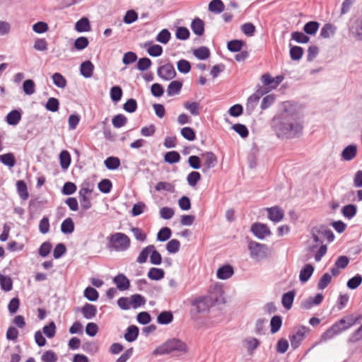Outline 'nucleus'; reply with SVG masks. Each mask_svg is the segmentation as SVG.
I'll use <instances>...</instances> for the list:
<instances>
[{
    "mask_svg": "<svg viewBox=\"0 0 362 362\" xmlns=\"http://www.w3.org/2000/svg\"><path fill=\"white\" fill-rule=\"evenodd\" d=\"M271 126L278 138L293 139L302 134L303 126L293 115L284 111L273 117Z\"/></svg>",
    "mask_w": 362,
    "mask_h": 362,
    "instance_id": "1",
    "label": "nucleus"
},
{
    "mask_svg": "<svg viewBox=\"0 0 362 362\" xmlns=\"http://www.w3.org/2000/svg\"><path fill=\"white\" fill-rule=\"evenodd\" d=\"M107 248L110 250L123 252L127 250L131 246V240L128 235L123 233H115L107 238Z\"/></svg>",
    "mask_w": 362,
    "mask_h": 362,
    "instance_id": "2",
    "label": "nucleus"
},
{
    "mask_svg": "<svg viewBox=\"0 0 362 362\" xmlns=\"http://www.w3.org/2000/svg\"><path fill=\"white\" fill-rule=\"evenodd\" d=\"M188 350L187 345L180 339L172 338L157 347L153 351V354L163 355L177 351L186 353Z\"/></svg>",
    "mask_w": 362,
    "mask_h": 362,
    "instance_id": "3",
    "label": "nucleus"
},
{
    "mask_svg": "<svg viewBox=\"0 0 362 362\" xmlns=\"http://www.w3.org/2000/svg\"><path fill=\"white\" fill-rule=\"evenodd\" d=\"M211 298L209 296H199L190 300L192 308L190 315L192 317L198 314L209 310V302Z\"/></svg>",
    "mask_w": 362,
    "mask_h": 362,
    "instance_id": "4",
    "label": "nucleus"
},
{
    "mask_svg": "<svg viewBox=\"0 0 362 362\" xmlns=\"http://www.w3.org/2000/svg\"><path fill=\"white\" fill-rule=\"evenodd\" d=\"M248 250L250 252V257L257 261H260L267 257L268 247L265 244L251 240L248 244Z\"/></svg>",
    "mask_w": 362,
    "mask_h": 362,
    "instance_id": "5",
    "label": "nucleus"
},
{
    "mask_svg": "<svg viewBox=\"0 0 362 362\" xmlns=\"http://www.w3.org/2000/svg\"><path fill=\"white\" fill-rule=\"evenodd\" d=\"M310 329L306 326L300 325L298 330L293 334L289 335L291 346L293 350L298 349L302 341L306 337V334L310 333Z\"/></svg>",
    "mask_w": 362,
    "mask_h": 362,
    "instance_id": "6",
    "label": "nucleus"
},
{
    "mask_svg": "<svg viewBox=\"0 0 362 362\" xmlns=\"http://www.w3.org/2000/svg\"><path fill=\"white\" fill-rule=\"evenodd\" d=\"M158 76L165 81H170L176 76V71L171 63L160 66L157 69Z\"/></svg>",
    "mask_w": 362,
    "mask_h": 362,
    "instance_id": "7",
    "label": "nucleus"
},
{
    "mask_svg": "<svg viewBox=\"0 0 362 362\" xmlns=\"http://www.w3.org/2000/svg\"><path fill=\"white\" fill-rule=\"evenodd\" d=\"M251 232L260 240H263L266 236L272 235V232L268 226L262 223H255L251 226Z\"/></svg>",
    "mask_w": 362,
    "mask_h": 362,
    "instance_id": "8",
    "label": "nucleus"
},
{
    "mask_svg": "<svg viewBox=\"0 0 362 362\" xmlns=\"http://www.w3.org/2000/svg\"><path fill=\"white\" fill-rule=\"evenodd\" d=\"M284 78V76L281 75L273 78L269 74H264L261 76L262 82L270 90L276 88L283 81Z\"/></svg>",
    "mask_w": 362,
    "mask_h": 362,
    "instance_id": "9",
    "label": "nucleus"
},
{
    "mask_svg": "<svg viewBox=\"0 0 362 362\" xmlns=\"http://www.w3.org/2000/svg\"><path fill=\"white\" fill-rule=\"evenodd\" d=\"M205 157V160L203 165L202 172L206 173L209 169L214 168L217 163V156L212 151H206L202 154Z\"/></svg>",
    "mask_w": 362,
    "mask_h": 362,
    "instance_id": "10",
    "label": "nucleus"
},
{
    "mask_svg": "<svg viewBox=\"0 0 362 362\" xmlns=\"http://www.w3.org/2000/svg\"><path fill=\"white\" fill-rule=\"evenodd\" d=\"M22 115L21 109H14L6 115L5 120L8 125L16 126L21 120Z\"/></svg>",
    "mask_w": 362,
    "mask_h": 362,
    "instance_id": "11",
    "label": "nucleus"
},
{
    "mask_svg": "<svg viewBox=\"0 0 362 362\" xmlns=\"http://www.w3.org/2000/svg\"><path fill=\"white\" fill-rule=\"evenodd\" d=\"M112 281L116 284L117 288L121 291L128 290L131 286L129 279L124 274L115 276Z\"/></svg>",
    "mask_w": 362,
    "mask_h": 362,
    "instance_id": "12",
    "label": "nucleus"
},
{
    "mask_svg": "<svg viewBox=\"0 0 362 362\" xmlns=\"http://www.w3.org/2000/svg\"><path fill=\"white\" fill-rule=\"evenodd\" d=\"M315 270V267L312 264H305L299 274V280L301 283L307 282L312 276Z\"/></svg>",
    "mask_w": 362,
    "mask_h": 362,
    "instance_id": "13",
    "label": "nucleus"
},
{
    "mask_svg": "<svg viewBox=\"0 0 362 362\" xmlns=\"http://www.w3.org/2000/svg\"><path fill=\"white\" fill-rule=\"evenodd\" d=\"M268 218L272 221L277 223L281 221L284 217V213L279 206H273L267 209Z\"/></svg>",
    "mask_w": 362,
    "mask_h": 362,
    "instance_id": "14",
    "label": "nucleus"
},
{
    "mask_svg": "<svg viewBox=\"0 0 362 362\" xmlns=\"http://www.w3.org/2000/svg\"><path fill=\"white\" fill-rule=\"evenodd\" d=\"M349 30L357 40L362 41V15L354 21Z\"/></svg>",
    "mask_w": 362,
    "mask_h": 362,
    "instance_id": "15",
    "label": "nucleus"
},
{
    "mask_svg": "<svg viewBox=\"0 0 362 362\" xmlns=\"http://www.w3.org/2000/svg\"><path fill=\"white\" fill-rule=\"evenodd\" d=\"M234 274L233 267L230 264H225L220 267L216 272V276L219 279H228Z\"/></svg>",
    "mask_w": 362,
    "mask_h": 362,
    "instance_id": "16",
    "label": "nucleus"
},
{
    "mask_svg": "<svg viewBox=\"0 0 362 362\" xmlns=\"http://www.w3.org/2000/svg\"><path fill=\"white\" fill-rule=\"evenodd\" d=\"M95 66L90 60L82 62L80 65V74L86 78H90L93 74Z\"/></svg>",
    "mask_w": 362,
    "mask_h": 362,
    "instance_id": "17",
    "label": "nucleus"
},
{
    "mask_svg": "<svg viewBox=\"0 0 362 362\" xmlns=\"http://www.w3.org/2000/svg\"><path fill=\"white\" fill-rule=\"evenodd\" d=\"M139 334V329L136 325H129L124 334V338L128 342H133L136 340Z\"/></svg>",
    "mask_w": 362,
    "mask_h": 362,
    "instance_id": "18",
    "label": "nucleus"
},
{
    "mask_svg": "<svg viewBox=\"0 0 362 362\" xmlns=\"http://www.w3.org/2000/svg\"><path fill=\"white\" fill-rule=\"evenodd\" d=\"M191 29L194 34L197 36H202L204 33V22L201 18L197 17L191 23Z\"/></svg>",
    "mask_w": 362,
    "mask_h": 362,
    "instance_id": "19",
    "label": "nucleus"
},
{
    "mask_svg": "<svg viewBox=\"0 0 362 362\" xmlns=\"http://www.w3.org/2000/svg\"><path fill=\"white\" fill-rule=\"evenodd\" d=\"M324 299V296L322 293H317L314 298L309 297L303 303L302 308L304 309H310L313 305H320Z\"/></svg>",
    "mask_w": 362,
    "mask_h": 362,
    "instance_id": "20",
    "label": "nucleus"
},
{
    "mask_svg": "<svg viewBox=\"0 0 362 362\" xmlns=\"http://www.w3.org/2000/svg\"><path fill=\"white\" fill-rule=\"evenodd\" d=\"M81 312L86 319H92L97 314V307L95 305L86 303L81 308Z\"/></svg>",
    "mask_w": 362,
    "mask_h": 362,
    "instance_id": "21",
    "label": "nucleus"
},
{
    "mask_svg": "<svg viewBox=\"0 0 362 362\" xmlns=\"http://www.w3.org/2000/svg\"><path fill=\"white\" fill-rule=\"evenodd\" d=\"M245 46L246 42L243 40L235 39L227 42V49L231 52H239Z\"/></svg>",
    "mask_w": 362,
    "mask_h": 362,
    "instance_id": "22",
    "label": "nucleus"
},
{
    "mask_svg": "<svg viewBox=\"0 0 362 362\" xmlns=\"http://www.w3.org/2000/svg\"><path fill=\"white\" fill-rule=\"evenodd\" d=\"M295 296L296 292L294 290L289 291L283 294L281 303L285 309L290 310L291 308Z\"/></svg>",
    "mask_w": 362,
    "mask_h": 362,
    "instance_id": "23",
    "label": "nucleus"
},
{
    "mask_svg": "<svg viewBox=\"0 0 362 362\" xmlns=\"http://www.w3.org/2000/svg\"><path fill=\"white\" fill-rule=\"evenodd\" d=\"M356 153L357 146L354 144H350L343 149L341 152V157L345 160H351L355 158Z\"/></svg>",
    "mask_w": 362,
    "mask_h": 362,
    "instance_id": "24",
    "label": "nucleus"
},
{
    "mask_svg": "<svg viewBox=\"0 0 362 362\" xmlns=\"http://www.w3.org/2000/svg\"><path fill=\"white\" fill-rule=\"evenodd\" d=\"M183 83L181 81H171L167 88V94L168 96H173L175 95H177L180 93L182 88Z\"/></svg>",
    "mask_w": 362,
    "mask_h": 362,
    "instance_id": "25",
    "label": "nucleus"
},
{
    "mask_svg": "<svg viewBox=\"0 0 362 362\" xmlns=\"http://www.w3.org/2000/svg\"><path fill=\"white\" fill-rule=\"evenodd\" d=\"M75 30L78 33L88 32L91 30L90 21L88 18L83 17L75 24Z\"/></svg>",
    "mask_w": 362,
    "mask_h": 362,
    "instance_id": "26",
    "label": "nucleus"
},
{
    "mask_svg": "<svg viewBox=\"0 0 362 362\" xmlns=\"http://www.w3.org/2000/svg\"><path fill=\"white\" fill-rule=\"evenodd\" d=\"M17 192L20 198L23 200H26L29 197L28 186L24 180H18L16 182Z\"/></svg>",
    "mask_w": 362,
    "mask_h": 362,
    "instance_id": "27",
    "label": "nucleus"
},
{
    "mask_svg": "<svg viewBox=\"0 0 362 362\" xmlns=\"http://www.w3.org/2000/svg\"><path fill=\"white\" fill-rule=\"evenodd\" d=\"M320 23L311 21L306 23L303 26V32L308 35H315L320 28Z\"/></svg>",
    "mask_w": 362,
    "mask_h": 362,
    "instance_id": "28",
    "label": "nucleus"
},
{
    "mask_svg": "<svg viewBox=\"0 0 362 362\" xmlns=\"http://www.w3.org/2000/svg\"><path fill=\"white\" fill-rule=\"evenodd\" d=\"M173 318L171 311H162L157 317V322L160 325H166L171 323Z\"/></svg>",
    "mask_w": 362,
    "mask_h": 362,
    "instance_id": "29",
    "label": "nucleus"
},
{
    "mask_svg": "<svg viewBox=\"0 0 362 362\" xmlns=\"http://www.w3.org/2000/svg\"><path fill=\"white\" fill-rule=\"evenodd\" d=\"M289 54L291 59L293 61H299L303 55V48L300 46L292 45L291 44L289 45Z\"/></svg>",
    "mask_w": 362,
    "mask_h": 362,
    "instance_id": "30",
    "label": "nucleus"
},
{
    "mask_svg": "<svg viewBox=\"0 0 362 362\" xmlns=\"http://www.w3.org/2000/svg\"><path fill=\"white\" fill-rule=\"evenodd\" d=\"M104 165L107 169L115 170L118 169L121 165L120 159L118 157L109 156L105 160Z\"/></svg>",
    "mask_w": 362,
    "mask_h": 362,
    "instance_id": "31",
    "label": "nucleus"
},
{
    "mask_svg": "<svg viewBox=\"0 0 362 362\" xmlns=\"http://www.w3.org/2000/svg\"><path fill=\"white\" fill-rule=\"evenodd\" d=\"M75 225L71 218L64 219L61 224V231L64 234H71L74 231Z\"/></svg>",
    "mask_w": 362,
    "mask_h": 362,
    "instance_id": "32",
    "label": "nucleus"
},
{
    "mask_svg": "<svg viewBox=\"0 0 362 362\" xmlns=\"http://www.w3.org/2000/svg\"><path fill=\"white\" fill-rule=\"evenodd\" d=\"M208 9L210 12L221 13L225 9V5L221 0H212L209 2Z\"/></svg>",
    "mask_w": 362,
    "mask_h": 362,
    "instance_id": "33",
    "label": "nucleus"
},
{
    "mask_svg": "<svg viewBox=\"0 0 362 362\" xmlns=\"http://www.w3.org/2000/svg\"><path fill=\"white\" fill-rule=\"evenodd\" d=\"M0 162L9 168H13L16 164V160L13 153L0 155Z\"/></svg>",
    "mask_w": 362,
    "mask_h": 362,
    "instance_id": "34",
    "label": "nucleus"
},
{
    "mask_svg": "<svg viewBox=\"0 0 362 362\" xmlns=\"http://www.w3.org/2000/svg\"><path fill=\"white\" fill-rule=\"evenodd\" d=\"M147 276L151 280L159 281L164 278L165 272L160 268L151 267L148 270Z\"/></svg>",
    "mask_w": 362,
    "mask_h": 362,
    "instance_id": "35",
    "label": "nucleus"
},
{
    "mask_svg": "<svg viewBox=\"0 0 362 362\" xmlns=\"http://www.w3.org/2000/svg\"><path fill=\"white\" fill-rule=\"evenodd\" d=\"M71 155L66 150H63L59 153V162L61 168L63 170H67L71 164Z\"/></svg>",
    "mask_w": 362,
    "mask_h": 362,
    "instance_id": "36",
    "label": "nucleus"
},
{
    "mask_svg": "<svg viewBox=\"0 0 362 362\" xmlns=\"http://www.w3.org/2000/svg\"><path fill=\"white\" fill-rule=\"evenodd\" d=\"M282 326V317L276 315H274L270 320V332L275 334L279 332Z\"/></svg>",
    "mask_w": 362,
    "mask_h": 362,
    "instance_id": "37",
    "label": "nucleus"
},
{
    "mask_svg": "<svg viewBox=\"0 0 362 362\" xmlns=\"http://www.w3.org/2000/svg\"><path fill=\"white\" fill-rule=\"evenodd\" d=\"M193 54L198 59L206 60L210 57L211 52L210 49L207 47L202 46L194 49Z\"/></svg>",
    "mask_w": 362,
    "mask_h": 362,
    "instance_id": "38",
    "label": "nucleus"
},
{
    "mask_svg": "<svg viewBox=\"0 0 362 362\" xmlns=\"http://www.w3.org/2000/svg\"><path fill=\"white\" fill-rule=\"evenodd\" d=\"M152 42L145 44V46L150 45L147 49L148 54L153 57H160L163 52V47L160 45H151Z\"/></svg>",
    "mask_w": 362,
    "mask_h": 362,
    "instance_id": "39",
    "label": "nucleus"
},
{
    "mask_svg": "<svg viewBox=\"0 0 362 362\" xmlns=\"http://www.w3.org/2000/svg\"><path fill=\"white\" fill-rule=\"evenodd\" d=\"M89 45V40L88 37L84 36H81L76 38L74 42L73 47L71 50H78L81 51L86 48Z\"/></svg>",
    "mask_w": 362,
    "mask_h": 362,
    "instance_id": "40",
    "label": "nucleus"
},
{
    "mask_svg": "<svg viewBox=\"0 0 362 362\" xmlns=\"http://www.w3.org/2000/svg\"><path fill=\"white\" fill-rule=\"evenodd\" d=\"M83 296L90 301H97L99 298L98 291L93 287L87 286L83 291Z\"/></svg>",
    "mask_w": 362,
    "mask_h": 362,
    "instance_id": "41",
    "label": "nucleus"
},
{
    "mask_svg": "<svg viewBox=\"0 0 362 362\" xmlns=\"http://www.w3.org/2000/svg\"><path fill=\"white\" fill-rule=\"evenodd\" d=\"M180 155L177 151H171L166 152L164 155V161L168 164H175L180 162Z\"/></svg>",
    "mask_w": 362,
    "mask_h": 362,
    "instance_id": "42",
    "label": "nucleus"
},
{
    "mask_svg": "<svg viewBox=\"0 0 362 362\" xmlns=\"http://www.w3.org/2000/svg\"><path fill=\"white\" fill-rule=\"evenodd\" d=\"M325 228V225H320V226H314L311 228L310 234L313 241L318 245H323V240L319 237L322 235L321 229Z\"/></svg>",
    "mask_w": 362,
    "mask_h": 362,
    "instance_id": "43",
    "label": "nucleus"
},
{
    "mask_svg": "<svg viewBox=\"0 0 362 362\" xmlns=\"http://www.w3.org/2000/svg\"><path fill=\"white\" fill-rule=\"evenodd\" d=\"M357 212V207L356 205L349 204L342 207L341 214L343 216L349 219L352 218Z\"/></svg>",
    "mask_w": 362,
    "mask_h": 362,
    "instance_id": "44",
    "label": "nucleus"
},
{
    "mask_svg": "<svg viewBox=\"0 0 362 362\" xmlns=\"http://www.w3.org/2000/svg\"><path fill=\"white\" fill-rule=\"evenodd\" d=\"M153 249H154L153 245H149L143 248L136 259V262L139 264L145 263L147 261L148 257Z\"/></svg>",
    "mask_w": 362,
    "mask_h": 362,
    "instance_id": "45",
    "label": "nucleus"
},
{
    "mask_svg": "<svg viewBox=\"0 0 362 362\" xmlns=\"http://www.w3.org/2000/svg\"><path fill=\"white\" fill-rule=\"evenodd\" d=\"M259 98L257 95L254 93L251 95L248 98L246 104V111L248 115L252 114V112L255 110Z\"/></svg>",
    "mask_w": 362,
    "mask_h": 362,
    "instance_id": "46",
    "label": "nucleus"
},
{
    "mask_svg": "<svg viewBox=\"0 0 362 362\" xmlns=\"http://www.w3.org/2000/svg\"><path fill=\"white\" fill-rule=\"evenodd\" d=\"M98 188L102 193L108 194L112 188V182L109 179H103L98 184Z\"/></svg>",
    "mask_w": 362,
    "mask_h": 362,
    "instance_id": "47",
    "label": "nucleus"
},
{
    "mask_svg": "<svg viewBox=\"0 0 362 362\" xmlns=\"http://www.w3.org/2000/svg\"><path fill=\"white\" fill-rule=\"evenodd\" d=\"M0 286L3 291H10L13 288V281L11 277L0 274Z\"/></svg>",
    "mask_w": 362,
    "mask_h": 362,
    "instance_id": "48",
    "label": "nucleus"
},
{
    "mask_svg": "<svg viewBox=\"0 0 362 362\" xmlns=\"http://www.w3.org/2000/svg\"><path fill=\"white\" fill-rule=\"evenodd\" d=\"M172 230L168 227H163L157 233V240L160 242H165L170 238Z\"/></svg>",
    "mask_w": 362,
    "mask_h": 362,
    "instance_id": "49",
    "label": "nucleus"
},
{
    "mask_svg": "<svg viewBox=\"0 0 362 362\" xmlns=\"http://www.w3.org/2000/svg\"><path fill=\"white\" fill-rule=\"evenodd\" d=\"M146 298L141 294H134L130 297L131 305L136 309L146 303Z\"/></svg>",
    "mask_w": 362,
    "mask_h": 362,
    "instance_id": "50",
    "label": "nucleus"
},
{
    "mask_svg": "<svg viewBox=\"0 0 362 362\" xmlns=\"http://www.w3.org/2000/svg\"><path fill=\"white\" fill-rule=\"evenodd\" d=\"M336 27L331 23H326L322 28L320 31V37L322 38H329L330 35L335 33Z\"/></svg>",
    "mask_w": 362,
    "mask_h": 362,
    "instance_id": "51",
    "label": "nucleus"
},
{
    "mask_svg": "<svg viewBox=\"0 0 362 362\" xmlns=\"http://www.w3.org/2000/svg\"><path fill=\"white\" fill-rule=\"evenodd\" d=\"M180 134L186 140L192 141L196 139V132L194 129L190 127H185L181 129Z\"/></svg>",
    "mask_w": 362,
    "mask_h": 362,
    "instance_id": "52",
    "label": "nucleus"
},
{
    "mask_svg": "<svg viewBox=\"0 0 362 362\" xmlns=\"http://www.w3.org/2000/svg\"><path fill=\"white\" fill-rule=\"evenodd\" d=\"M291 39L298 43L305 44L310 41V37L305 33L294 31L291 33Z\"/></svg>",
    "mask_w": 362,
    "mask_h": 362,
    "instance_id": "53",
    "label": "nucleus"
},
{
    "mask_svg": "<svg viewBox=\"0 0 362 362\" xmlns=\"http://www.w3.org/2000/svg\"><path fill=\"white\" fill-rule=\"evenodd\" d=\"M56 329L57 327L54 322L51 321L43 327L42 332L47 338L52 339L56 334Z\"/></svg>",
    "mask_w": 362,
    "mask_h": 362,
    "instance_id": "54",
    "label": "nucleus"
},
{
    "mask_svg": "<svg viewBox=\"0 0 362 362\" xmlns=\"http://www.w3.org/2000/svg\"><path fill=\"white\" fill-rule=\"evenodd\" d=\"M54 84L58 88H64L66 86L67 81L65 77L60 73H54L52 76Z\"/></svg>",
    "mask_w": 362,
    "mask_h": 362,
    "instance_id": "55",
    "label": "nucleus"
},
{
    "mask_svg": "<svg viewBox=\"0 0 362 362\" xmlns=\"http://www.w3.org/2000/svg\"><path fill=\"white\" fill-rule=\"evenodd\" d=\"M122 89L119 86H114L110 88V98L112 102L117 103L119 102L122 97Z\"/></svg>",
    "mask_w": 362,
    "mask_h": 362,
    "instance_id": "56",
    "label": "nucleus"
},
{
    "mask_svg": "<svg viewBox=\"0 0 362 362\" xmlns=\"http://www.w3.org/2000/svg\"><path fill=\"white\" fill-rule=\"evenodd\" d=\"M45 109L48 111H50V112H57L59 109V101L57 98H49L45 105Z\"/></svg>",
    "mask_w": 362,
    "mask_h": 362,
    "instance_id": "57",
    "label": "nucleus"
},
{
    "mask_svg": "<svg viewBox=\"0 0 362 362\" xmlns=\"http://www.w3.org/2000/svg\"><path fill=\"white\" fill-rule=\"evenodd\" d=\"M362 283V276L359 274H356L349 279L346 283V286L351 290L356 289Z\"/></svg>",
    "mask_w": 362,
    "mask_h": 362,
    "instance_id": "58",
    "label": "nucleus"
},
{
    "mask_svg": "<svg viewBox=\"0 0 362 362\" xmlns=\"http://www.w3.org/2000/svg\"><path fill=\"white\" fill-rule=\"evenodd\" d=\"M112 123L114 127L121 128L127 123V118L122 114H118L112 117Z\"/></svg>",
    "mask_w": 362,
    "mask_h": 362,
    "instance_id": "59",
    "label": "nucleus"
},
{
    "mask_svg": "<svg viewBox=\"0 0 362 362\" xmlns=\"http://www.w3.org/2000/svg\"><path fill=\"white\" fill-rule=\"evenodd\" d=\"M138 104L135 99L129 98L123 104V109L128 113H133L136 111Z\"/></svg>",
    "mask_w": 362,
    "mask_h": 362,
    "instance_id": "60",
    "label": "nucleus"
},
{
    "mask_svg": "<svg viewBox=\"0 0 362 362\" xmlns=\"http://www.w3.org/2000/svg\"><path fill=\"white\" fill-rule=\"evenodd\" d=\"M23 90L25 95H30L35 91V84L32 79H27L23 83Z\"/></svg>",
    "mask_w": 362,
    "mask_h": 362,
    "instance_id": "61",
    "label": "nucleus"
},
{
    "mask_svg": "<svg viewBox=\"0 0 362 362\" xmlns=\"http://www.w3.org/2000/svg\"><path fill=\"white\" fill-rule=\"evenodd\" d=\"M177 70L184 74L189 73L191 70V63L186 59H180L177 62Z\"/></svg>",
    "mask_w": 362,
    "mask_h": 362,
    "instance_id": "62",
    "label": "nucleus"
},
{
    "mask_svg": "<svg viewBox=\"0 0 362 362\" xmlns=\"http://www.w3.org/2000/svg\"><path fill=\"white\" fill-rule=\"evenodd\" d=\"M152 65L151 60L148 57L140 58L136 64V69L141 71H144L148 69Z\"/></svg>",
    "mask_w": 362,
    "mask_h": 362,
    "instance_id": "63",
    "label": "nucleus"
},
{
    "mask_svg": "<svg viewBox=\"0 0 362 362\" xmlns=\"http://www.w3.org/2000/svg\"><path fill=\"white\" fill-rule=\"evenodd\" d=\"M237 134H238L242 138H247L249 135V131L245 124L237 123L231 127Z\"/></svg>",
    "mask_w": 362,
    "mask_h": 362,
    "instance_id": "64",
    "label": "nucleus"
}]
</instances>
